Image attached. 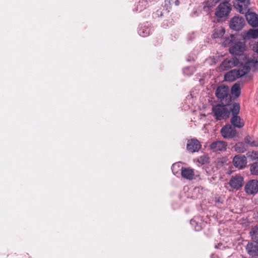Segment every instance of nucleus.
I'll use <instances>...</instances> for the list:
<instances>
[{"instance_id":"f257e3e1","label":"nucleus","mask_w":258,"mask_h":258,"mask_svg":"<svg viewBox=\"0 0 258 258\" xmlns=\"http://www.w3.org/2000/svg\"><path fill=\"white\" fill-rule=\"evenodd\" d=\"M250 0H237L235 9L241 14H245L248 23L253 27H258V16L254 13H248Z\"/></svg>"},{"instance_id":"f03ea898","label":"nucleus","mask_w":258,"mask_h":258,"mask_svg":"<svg viewBox=\"0 0 258 258\" xmlns=\"http://www.w3.org/2000/svg\"><path fill=\"white\" fill-rule=\"evenodd\" d=\"M224 103H219L213 106L212 113L216 120H225L228 118L230 114L228 106L230 105L224 104Z\"/></svg>"},{"instance_id":"7ed1b4c3","label":"nucleus","mask_w":258,"mask_h":258,"mask_svg":"<svg viewBox=\"0 0 258 258\" xmlns=\"http://www.w3.org/2000/svg\"><path fill=\"white\" fill-rule=\"evenodd\" d=\"M250 70V68L248 64L240 66L238 70L234 69L227 72L224 75V79L226 81L233 82L236 79L244 76Z\"/></svg>"},{"instance_id":"20e7f679","label":"nucleus","mask_w":258,"mask_h":258,"mask_svg":"<svg viewBox=\"0 0 258 258\" xmlns=\"http://www.w3.org/2000/svg\"><path fill=\"white\" fill-rule=\"evenodd\" d=\"M215 95L221 103L231 105V96L229 92V88L227 86L222 85L218 86L216 89Z\"/></svg>"},{"instance_id":"39448f33","label":"nucleus","mask_w":258,"mask_h":258,"mask_svg":"<svg viewBox=\"0 0 258 258\" xmlns=\"http://www.w3.org/2000/svg\"><path fill=\"white\" fill-rule=\"evenodd\" d=\"M231 10V5L228 2L220 3L216 9L215 16L225 20L228 18Z\"/></svg>"},{"instance_id":"423d86ee","label":"nucleus","mask_w":258,"mask_h":258,"mask_svg":"<svg viewBox=\"0 0 258 258\" xmlns=\"http://www.w3.org/2000/svg\"><path fill=\"white\" fill-rule=\"evenodd\" d=\"M232 44L229 48V52L231 54L235 55H242L245 50V45L244 42L235 40L234 42H233L235 40V38L233 35L231 36Z\"/></svg>"},{"instance_id":"0eeeda50","label":"nucleus","mask_w":258,"mask_h":258,"mask_svg":"<svg viewBox=\"0 0 258 258\" xmlns=\"http://www.w3.org/2000/svg\"><path fill=\"white\" fill-rule=\"evenodd\" d=\"M221 133L224 138L232 139L236 136L237 132L231 124H227L222 127Z\"/></svg>"},{"instance_id":"6e6552de","label":"nucleus","mask_w":258,"mask_h":258,"mask_svg":"<svg viewBox=\"0 0 258 258\" xmlns=\"http://www.w3.org/2000/svg\"><path fill=\"white\" fill-rule=\"evenodd\" d=\"M245 25V20L243 18L239 16L234 17L230 21V28L235 31L241 30Z\"/></svg>"},{"instance_id":"1a4fd4ad","label":"nucleus","mask_w":258,"mask_h":258,"mask_svg":"<svg viewBox=\"0 0 258 258\" xmlns=\"http://www.w3.org/2000/svg\"><path fill=\"white\" fill-rule=\"evenodd\" d=\"M239 62V59L236 57L226 58L222 61L221 68L223 70H228L232 67L237 66Z\"/></svg>"},{"instance_id":"9d476101","label":"nucleus","mask_w":258,"mask_h":258,"mask_svg":"<svg viewBox=\"0 0 258 258\" xmlns=\"http://www.w3.org/2000/svg\"><path fill=\"white\" fill-rule=\"evenodd\" d=\"M244 189L248 195H254L258 192V180H249L245 185Z\"/></svg>"},{"instance_id":"9b49d317","label":"nucleus","mask_w":258,"mask_h":258,"mask_svg":"<svg viewBox=\"0 0 258 258\" xmlns=\"http://www.w3.org/2000/svg\"><path fill=\"white\" fill-rule=\"evenodd\" d=\"M201 148L199 141L195 139L188 140L186 145L187 150L191 153L198 152Z\"/></svg>"},{"instance_id":"f8f14e48","label":"nucleus","mask_w":258,"mask_h":258,"mask_svg":"<svg viewBox=\"0 0 258 258\" xmlns=\"http://www.w3.org/2000/svg\"><path fill=\"white\" fill-rule=\"evenodd\" d=\"M227 146L226 142L222 141H217L210 145V148L213 152L224 151Z\"/></svg>"},{"instance_id":"ddd939ff","label":"nucleus","mask_w":258,"mask_h":258,"mask_svg":"<svg viewBox=\"0 0 258 258\" xmlns=\"http://www.w3.org/2000/svg\"><path fill=\"white\" fill-rule=\"evenodd\" d=\"M247 253L252 256H258V242H248L246 246Z\"/></svg>"},{"instance_id":"4468645a","label":"nucleus","mask_w":258,"mask_h":258,"mask_svg":"<svg viewBox=\"0 0 258 258\" xmlns=\"http://www.w3.org/2000/svg\"><path fill=\"white\" fill-rule=\"evenodd\" d=\"M233 163L236 167L242 169L246 165V158L244 155H236L233 159Z\"/></svg>"},{"instance_id":"2eb2a0df","label":"nucleus","mask_w":258,"mask_h":258,"mask_svg":"<svg viewBox=\"0 0 258 258\" xmlns=\"http://www.w3.org/2000/svg\"><path fill=\"white\" fill-rule=\"evenodd\" d=\"M243 181V179L242 176L236 175L231 177L229 184L232 188L238 189L242 186Z\"/></svg>"},{"instance_id":"dca6fc26","label":"nucleus","mask_w":258,"mask_h":258,"mask_svg":"<svg viewBox=\"0 0 258 258\" xmlns=\"http://www.w3.org/2000/svg\"><path fill=\"white\" fill-rule=\"evenodd\" d=\"M230 122L235 128H241L245 125L244 120L238 115L232 116L230 119Z\"/></svg>"},{"instance_id":"f3484780","label":"nucleus","mask_w":258,"mask_h":258,"mask_svg":"<svg viewBox=\"0 0 258 258\" xmlns=\"http://www.w3.org/2000/svg\"><path fill=\"white\" fill-rule=\"evenodd\" d=\"M180 173L182 177L186 179L192 180L195 176L194 170L188 167H181Z\"/></svg>"},{"instance_id":"a211bd4d","label":"nucleus","mask_w":258,"mask_h":258,"mask_svg":"<svg viewBox=\"0 0 258 258\" xmlns=\"http://www.w3.org/2000/svg\"><path fill=\"white\" fill-rule=\"evenodd\" d=\"M148 23L141 25L138 29V34L142 37H147L151 33V29L149 26Z\"/></svg>"},{"instance_id":"6ab92c4d","label":"nucleus","mask_w":258,"mask_h":258,"mask_svg":"<svg viewBox=\"0 0 258 258\" xmlns=\"http://www.w3.org/2000/svg\"><path fill=\"white\" fill-rule=\"evenodd\" d=\"M243 40H246L250 38H258V29H250L242 35Z\"/></svg>"},{"instance_id":"aec40b11","label":"nucleus","mask_w":258,"mask_h":258,"mask_svg":"<svg viewBox=\"0 0 258 258\" xmlns=\"http://www.w3.org/2000/svg\"><path fill=\"white\" fill-rule=\"evenodd\" d=\"M225 32L224 28L222 27L216 28L213 30L212 38L215 39L221 38L224 35Z\"/></svg>"},{"instance_id":"412c9836","label":"nucleus","mask_w":258,"mask_h":258,"mask_svg":"<svg viewBox=\"0 0 258 258\" xmlns=\"http://www.w3.org/2000/svg\"><path fill=\"white\" fill-rule=\"evenodd\" d=\"M220 0H208L204 6L205 11L208 12L211 10Z\"/></svg>"},{"instance_id":"4be33fe9","label":"nucleus","mask_w":258,"mask_h":258,"mask_svg":"<svg viewBox=\"0 0 258 258\" xmlns=\"http://www.w3.org/2000/svg\"><path fill=\"white\" fill-rule=\"evenodd\" d=\"M148 6L147 0H140L136 6V11L140 12L145 9Z\"/></svg>"},{"instance_id":"5701e85b","label":"nucleus","mask_w":258,"mask_h":258,"mask_svg":"<svg viewBox=\"0 0 258 258\" xmlns=\"http://www.w3.org/2000/svg\"><path fill=\"white\" fill-rule=\"evenodd\" d=\"M231 94L235 97H238L241 93V89L240 84L235 83L232 87L231 89Z\"/></svg>"},{"instance_id":"b1692460","label":"nucleus","mask_w":258,"mask_h":258,"mask_svg":"<svg viewBox=\"0 0 258 258\" xmlns=\"http://www.w3.org/2000/svg\"><path fill=\"white\" fill-rule=\"evenodd\" d=\"M228 108L230 112H231L232 116L238 115L240 110V106L238 103H234L232 104V107H229L228 106Z\"/></svg>"},{"instance_id":"393cba45","label":"nucleus","mask_w":258,"mask_h":258,"mask_svg":"<svg viewBox=\"0 0 258 258\" xmlns=\"http://www.w3.org/2000/svg\"><path fill=\"white\" fill-rule=\"evenodd\" d=\"M181 167H182L181 166L180 163L178 162L174 163L171 167L172 171L173 174L177 176L179 174V172H181Z\"/></svg>"},{"instance_id":"a878e982","label":"nucleus","mask_w":258,"mask_h":258,"mask_svg":"<svg viewBox=\"0 0 258 258\" xmlns=\"http://www.w3.org/2000/svg\"><path fill=\"white\" fill-rule=\"evenodd\" d=\"M250 235L252 239L258 241V226H256L252 228L250 232Z\"/></svg>"},{"instance_id":"bb28decb","label":"nucleus","mask_w":258,"mask_h":258,"mask_svg":"<svg viewBox=\"0 0 258 258\" xmlns=\"http://www.w3.org/2000/svg\"><path fill=\"white\" fill-rule=\"evenodd\" d=\"M195 72V68L193 67H188L183 69V73L185 75L190 76Z\"/></svg>"},{"instance_id":"cd10ccee","label":"nucleus","mask_w":258,"mask_h":258,"mask_svg":"<svg viewBox=\"0 0 258 258\" xmlns=\"http://www.w3.org/2000/svg\"><path fill=\"white\" fill-rule=\"evenodd\" d=\"M250 171L253 175H258V162L252 164L250 167Z\"/></svg>"},{"instance_id":"c85d7f7f","label":"nucleus","mask_w":258,"mask_h":258,"mask_svg":"<svg viewBox=\"0 0 258 258\" xmlns=\"http://www.w3.org/2000/svg\"><path fill=\"white\" fill-rule=\"evenodd\" d=\"M235 149L239 153H243L246 150L243 144L241 143L236 144L235 146Z\"/></svg>"},{"instance_id":"c756f323","label":"nucleus","mask_w":258,"mask_h":258,"mask_svg":"<svg viewBox=\"0 0 258 258\" xmlns=\"http://www.w3.org/2000/svg\"><path fill=\"white\" fill-rule=\"evenodd\" d=\"M190 223L192 226L194 227L195 231H199L202 230V226L199 225L195 220H191Z\"/></svg>"},{"instance_id":"7c9ffc66","label":"nucleus","mask_w":258,"mask_h":258,"mask_svg":"<svg viewBox=\"0 0 258 258\" xmlns=\"http://www.w3.org/2000/svg\"><path fill=\"white\" fill-rule=\"evenodd\" d=\"M251 141H252V138L250 136H247L245 137L244 142L245 143H246L250 146L251 144Z\"/></svg>"},{"instance_id":"2f4dec72","label":"nucleus","mask_w":258,"mask_h":258,"mask_svg":"<svg viewBox=\"0 0 258 258\" xmlns=\"http://www.w3.org/2000/svg\"><path fill=\"white\" fill-rule=\"evenodd\" d=\"M249 63L250 64V63H252L254 64V66L256 67H257L258 68V58H256L255 60H251L250 61H249Z\"/></svg>"},{"instance_id":"473e14b6","label":"nucleus","mask_w":258,"mask_h":258,"mask_svg":"<svg viewBox=\"0 0 258 258\" xmlns=\"http://www.w3.org/2000/svg\"><path fill=\"white\" fill-rule=\"evenodd\" d=\"M250 146L251 147H258V139L252 141Z\"/></svg>"},{"instance_id":"72a5a7b5","label":"nucleus","mask_w":258,"mask_h":258,"mask_svg":"<svg viewBox=\"0 0 258 258\" xmlns=\"http://www.w3.org/2000/svg\"><path fill=\"white\" fill-rule=\"evenodd\" d=\"M252 50L258 54V42L253 45Z\"/></svg>"},{"instance_id":"f704fd0d","label":"nucleus","mask_w":258,"mask_h":258,"mask_svg":"<svg viewBox=\"0 0 258 258\" xmlns=\"http://www.w3.org/2000/svg\"><path fill=\"white\" fill-rule=\"evenodd\" d=\"M253 154H254V156H253V158H257V157H256V154H257V153H253Z\"/></svg>"},{"instance_id":"c9c22d12","label":"nucleus","mask_w":258,"mask_h":258,"mask_svg":"<svg viewBox=\"0 0 258 258\" xmlns=\"http://www.w3.org/2000/svg\"><path fill=\"white\" fill-rule=\"evenodd\" d=\"M175 3H176V5H178L177 4L178 3V1H176Z\"/></svg>"}]
</instances>
